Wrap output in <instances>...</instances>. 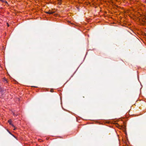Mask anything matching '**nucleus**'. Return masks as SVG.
<instances>
[{
  "instance_id": "obj_5",
  "label": "nucleus",
  "mask_w": 146,
  "mask_h": 146,
  "mask_svg": "<svg viewBox=\"0 0 146 146\" xmlns=\"http://www.w3.org/2000/svg\"><path fill=\"white\" fill-rule=\"evenodd\" d=\"M68 23H70V24H73V23H71V21H68Z\"/></svg>"
},
{
  "instance_id": "obj_2",
  "label": "nucleus",
  "mask_w": 146,
  "mask_h": 146,
  "mask_svg": "<svg viewBox=\"0 0 146 146\" xmlns=\"http://www.w3.org/2000/svg\"><path fill=\"white\" fill-rule=\"evenodd\" d=\"M62 0H58V3L59 5H61V1Z\"/></svg>"
},
{
  "instance_id": "obj_4",
  "label": "nucleus",
  "mask_w": 146,
  "mask_h": 146,
  "mask_svg": "<svg viewBox=\"0 0 146 146\" xmlns=\"http://www.w3.org/2000/svg\"><path fill=\"white\" fill-rule=\"evenodd\" d=\"M0 1H1L2 2H5V0H0Z\"/></svg>"
},
{
  "instance_id": "obj_6",
  "label": "nucleus",
  "mask_w": 146,
  "mask_h": 146,
  "mask_svg": "<svg viewBox=\"0 0 146 146\" xmlns=\"http://www.w3.org/2000/svg\"><path fill=\"white\" fill-rule=\"evenodd\" d=\"M11 125H12L13 127H15V126H14V125H13V124L12 123L11 124Z\"/></svg>"
},
{
  "instance_id": "obj_7",
  "label": "nucleus",
  "mask_w": 146,
  "mask_h": 146,
  "mask_svg": "<svg viewBox=\"0 0 146 146\" xmlns=\"http://www.w3.org/2000/svg\"><path fill=\"white\" fill-rule=\"evenodd\" d=\"M7 130L9 133L11 134V132L8 129H7Z\"/></svg>"
},
{
  "instance_id": "obj_1",
  "label": "nucleus",
  "mask_w": 146,
  "mask_h": 146,
  "mask_svg": "<svg viewBox=\"0 0 146 146\" xmlns=\"http://www.w3.org/2000/svg\"><path fill=\"white\" fill-rule=\"evenodd\" d=\"M46 13L49 14H52L54 13V12H52L50 11H47L46 12Z\"/></svg>"
},
{
  "instance_id": "obj_10",
  "label": "nucleus",
  "mask_w": 146,
  "mask_h": 146,
  "mask_svg": "<svg viewBox=\"0 0 146 146\" xmlns=\"http://www.w3.org/2000/svg\"><path fill=\"white\" fill-rule=\"evenodd\" d=\"M7 26H8V27H9V25L8 24V23H7Z\"/></svg>"
},
{
  "instance_id": "obj_3",
  "label": "nucleus",
  "mask_w": 146,
  "mask_h": 146,
  "mask_svg": "<svg viewBox=\"0 0 146 146\" xmlns=\"http://www.w3.org/2000/svg\"><path fill=\"white\" fill-rule=\"evenodd\" d=\"M8 122L9 123V124H10V125L11 124L12 122L11 119H9V120H8Z\"/></svg>"
},
{
  "instance_id": "obj_9",
  "label": "nucleus",
  "mask_w": 146,
  "mask_h": 146,
  "mask_svg": "<svg viewBox=\"0 0 146 146\" xmlns=\"http://www.w3.org/2000/svg\"><path fill=\"white\" fill-rule=\"evenodd\" d=\"M13 129L14 130H15L16 129V128H14Z\"/></svg>"
},
{
  "instance_id": "obj_8",
  "label": "nucleus",
  "mask_w": 146,
  "mask_h": 146,
  "mask_svg": "<svg viewBox=\"0 0 146 146\" xmlns=\"http://www.w3.org/2000/svg\"><path fill=\"white\" fill-rule=\"evenodd\" d=\"M5 80L6 81V82H7V80L6 79H5Z\"/></svg>"
}]
</instances>
